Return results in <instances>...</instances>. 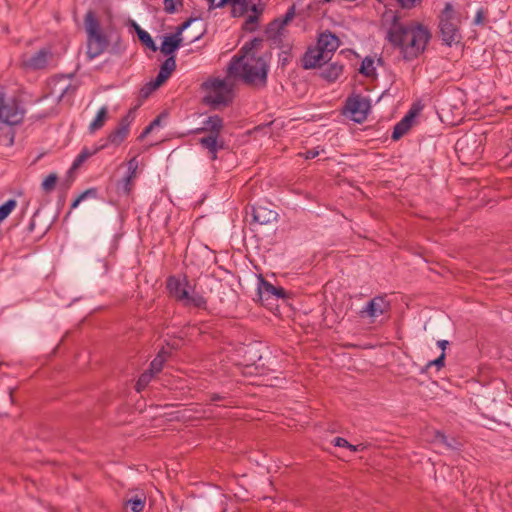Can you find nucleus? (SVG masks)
I'll return each instance as SVG.
<instances>
[{
    "instance_id": "obj_38",
    "label": "nucleus",
    "mask_w": 512,
    "mask_h": 512,
    "mask_svg": "<svg viewBox=\"0 0 512 512\" xmlns=\"http://www.w3.org/2000/svg\"><path fill=\"white\" fill-rule=\"evenodd\" d=\"M259 18L257 15H249L242 25V29L248 32H254L257 29Z\"/></svg>"
},
{
    "instance_id": "obj_56",
    "label": "nucleus",
    "mask_w": 512,
    "mask_h": 512,
    "mask_svg": "<svg viewBox=\"0 0 512 512\" xmlns=\"http://www.w3.org/2000/svg\"><path fill=\"white\" fill-rule=\"evenodd\" d=\"M230 4L229 0H219V2L216 4L217 8H223L226 5Z\"/></svg>"
},
{
    "instance_id": "obj_28",
    "label": "nucleus",
    "mask_w": 512,
    "mask_h": 512,
    "mask_svg": "<svg viewBox=\"0 0 512 512\" xmlns=\"http://www.w3.org/2000/svg\"><path fill=\"white\" fill-rule=\"evenodd\" d=\"M107 117H108V110H107V108L106 107H101L98 110V112L96 114V117L94 118V120L89 125L90 132H95L96 130L101 129L104 126Z\"/></svg>"
},
{
    "instance_id": "obj_23",
    "label": "nucleus",
    "mask_w": 512,
    "mask_h": 512,
    "mask_svg": "<svg viewBox=\"0 0 512 512\" xmlns=\"http://www.w3.org/2000/svg\"><path fill=\"white\" fill-rule=\"evenodd\" d=\"M104 145L95 147L94 149L90 150L87 147H84L81 152L78 154V156L75 158V160L72 163V166L70 168V171L78 169L89 157L95 155L98 151H100Z\"/></svg>"
},
{
    "instance_id": "obj_40",
    "label": "nucleus",
    "mask_w": 512,
    "mask_h": 512,
    "mask_svg": "<svg viewBox=\"0 0 512 512\" xmlns=\"http://www.w3.org/2000/svg\"><path fill=\"white\" fill-rule=\"evenodd\" d=\"M409 131V128L403 126L399 121L393 128V132L391 135V139L396 141L399 140L403 135H405Z\"/></svg>"
},
{
    "instance_id": "obj_16",
    "label": "nucleus",
    "mask_w": 512,
    "mask_h": 512,
    "mask_svg": "<svg viewBox=\"0 0 512 512\" xmlns=\"http://www.w3.org/2000/svg\"><path fill=\"white\" fill-rule=\"evenodd\" d=\"M199 144L208 150L211 160H216L218 151L225 147L224 141L219 140V136L202 137L199 139Z\"/></svg>"
},
{
    "instance_id": "obj_13",
    "label": "nucleus",
    "mask_w": 512,
    "mask_h": 512,
    "mask_svg": "<svg viewBox=\"0 0 512 512\" xmlns=\"http://www.w3.org/2000/svg\"><path fill=\"white\" fill-rule=\"evenodd\" d=\"M188 281L185 280V283L181 282L180 279L175 276H170L166 281V288L169 291L171 297L175 298L177 301L182 302L185 299H188Z\"/></svg>"
},
{
    "instance_id": "obj_2",
    "label": "nucleus",
    "mask_w": 512,
    "mask_h": 512,
    "mask_svg": "<svg viewBox=\"0 0 512 512\" xmlns=\"http://www.w3.org/2000/svg\"><path fill=\"white\" fill-rule=\"evenodd\" d=\"M269 64L263 56L235 55L229 65L228 74L239 77L250 86L264 88L267 85Z\"/></svg>"
},
{
    "instance_id": "obj_57",
    "label": "nucleus",
    "mask_w": 512,
    "mask_h": 512,
    "mask_svg": "<svg viewBox=\"0 0 512 512\" xmlns=\"http://www.w3.org/2000/svg\"><path fill=\"white\" fill-rule=\"evenodd\" d=\"M34 227H35V223H34V220H32L28 226V231L32 232L34 230Z\"/></svg>"
},
{
    "instance_id": "obj_4",
    "label": "nucleus",
    "mask_w": 512,
    "mask_h": 512,
    "mask_svg": "<svg viewBox=\"0 0 512 512\" xmlns=\"http://www.w3.org/2000/svg\"><path fill=\"white\" fill-rule=\"evenodd\" d=\"M204 90H209L212 93L204 96L203 102L205 104L216 107L218 105H228L232 101L231 87L225 80L213 78L202 83Z\"/></svg>"
},
{
    "instance_id": "obj_26",
    "label": "nucleus",
    "mask_w": 512,
    "mask_h": 512,
    "mask_svg": "<svg viewBox=\"0 0 512 512\" xmlns=\"http://www.w3.org/2000/svg\"><path fill=\"white\" fill-rule=\"evenodd\" d=\"M232 6L231 14L233 17L244 16L249 9V0H229Z\"/></svg>"
},
{
    "instance_id": "obj_24",
    "label": "nucleus",
    "mask_w": 512,
    "mask_h": 512,
    "mask_svg": "<svg viewBox=\"0 0 512 512\" xmlns=\"http://www.w3.org/2000/svg\"><path fill=\"white\" fill-rule=\"evenodd\" d=\"M434 442H438V443L444 445L447 449H451V450H458L461 445L460 442L456 438H454V437L448 438L441 431H435Z\"/></svg>"
},
{
    "instance_id": "obj_54",
    "label": "nucleus",
    "mask_w": 512,
    "mask_h": 512,
    "mask_svg": "<svg viewBox=\"0 0 512 512\" xmlns=\"http://www.w3.org/2000/svg\"><path fill=\"white\" fill-rule=\"evenodd\" d=\"M224 399V396L218 394V393H213L210 395V401L212 402H215V401H220V400H223Z\"/></svg>"
},
{
    "instance_id": "obj_45",
    "label": "nucleus",
    "mask_w": 512,
    "mask_h": 512,
    "mask_svg": "<svg viewBox=\"0 0 512 512\" xmlns=\"http://www.w3.org/2000/svg\"><path fill=\"white\" fill-rule=\"evenodd\" d=\"M168 79H169V76H167L166 74H164L163 72H161L159 70L158 75L156 76V78L152 80L153 81V85L161 87Z\"/></svg>"
},
{
    "instance_id": "obj_39",
    "label": "nucleus",
    "mask_w": 512,
    "mask_h": 512,
    "mask_svg": "<svg viewBox=\"0 0 512 512\" xmlns=\"http://www.w3.org/2000/svg\"><path fill=\"white\" fill-rule=\"evenodd\" d=\"M92 269L96 275H105L109 270V265L105 259H99L93 264Z\"/></svg>"
},
{
    "instance_id": "obj_33",
    "label": "nucleus",
    "mask_w": 512,
    "mask_h": 512,
    "mask_svg": "<svg viewBox=\"0 0 512 512\" xmlns=\"http://www.w3.org/2000/svg\"><path fill=\"white\" fill-rule=\"evenodd\" d=\"M166 116H167L166 112L160 113L153 121L150 122V124L148 126H146L144 128V130L139 135L138 140H140V141L143 140L145 137H147L148 134H150L152 132V130L155 127L160 126L162 119L165 118Z\"/></svg>"
},
{
    "instance_id": "obj_62",
    "label": "nucleus",
    "mask_w": 512,
    "mask_h": 512,
    "mask_svg": "<svg viewBox=\"0 0 512 512\" xmlns=\"http://www.w3.org/2000/svg\"><path fill=\"white\" fill-rule=\"evenodd\" d=\"M331 0H322L321 2L322 3H327V2H330Z\"/></svg>"
},
{
    "instance_id": "obj_27",
    "label": "nucleus",
    "mask_w": 512,
    "mask_h": 512,
    "mask_svg": "<svg viewBox=\"0 0 512 512\" xmlns=\"http://www.w3.org/2000/svg\"><path fill=\"white\" fill-rule=\"evenodd\" d=\"M168 355H169V353L167 351H165L164 349H162L156 355V357L151 361L148 371L154 375L156 373H159L162 370L164 362L166 361V358Z\"/></svg>"
},
{
    "instance_id": "obj_43",
    "label": "nucleus",
    "mask_w": 512,
    "mask_h": 512,
    "mask_svg": "<svg viewBox=\"0 0 512 512\" xmlns=\"http://www.w3.org/2000/svg\"><path fill=\"white\" fill-rule=\"evenodd\" d=\"M416 115V111L414 110H410L401 120L400 122L402 123L403 126H406L407 128H411L412 126V121L414 119Z\"/></svg>"
},
{
    "instance_id": "obj_51",
    "label": "nucleus",
    "mask_w": 512,
    "mask_h": 512,
    "mask_svg": "<svg viewBox=\"0 0 512 512\" xmlns=\"http://www.w3.org/2000/svg\"><path fill=\"white\" fill-rule=\"evenodd\" d=\"M318 155H319V151H317L315 149H311V150L306 151V153L304 154V157H305V159H314Z\"/></svg>"
},
{
    "instance_id": "obj_8",
    "label": "nucleus",
    "mask_w": 512,
    "mask_h": 512,
    "mask_svg": "<svg viewBox=\"0 0 512 512\" xmlns=\"http://www.w3.org/2000/svg\"><path fill=\"white\" fill-rule=\"evenodd\" d=\"M331 60L325 52L319 49L317 46L308 48L302 58V67L304 69H315L321 67L323 64Z\"/></svg>"
},
{
    "instance_id": "obj_11",
    "label": "nucleus",
    "mask_w": 512,
    "mask_h": 512,
    "mask_svg": "<svg viewBox=\"0 0 512 512\" xmlns=\"http://www.w3.org/2000/svg\"><path fill=\"white\" fill-rule=\"evenodd\" d=\"M257 294L259 301L263 304L264 301L268 300L271 296H275L276 298H285L286 290L282 287L274 286L269 281L260 276Z\"/></svg>"
},
{
    "instance_id": "obj_37",
    "label": "nucleus",
    "mask_w": 512,
    "mask_h": 512,
    "mask_svg": "<svg viewBox=\"0 0 512 512\" xmlns=\"http://www.w3.org/2000/svg\"><path fill=\"white\" fill-rule=\"evenodd\" d=\"M200 18L198 17H190L188 18L187 20H185L182 24H180L178 27H176V31L175 33L173 34H170V36H178V39L180 42L183 41V38H182V33L184 30H186L188 27H190V25L199 20Z\"/></svg>"
},
{
    "instance_id": "obj_21",
    "label": "nucleus",
    "mask_w": 512,
    "mask_h": 512,
    "mask_svg": "<svg viewBox=\"0 0 512 512\" xmlns=\"http://www.w3.org/2000/svg\"><path fill=\"white\" fill-rule=\"evenodd\" d=\"M133 26L135 27L137 37L141 44L147 47L148 49L152 50L153 52H156L159 48L156 46L151 35L147 31L142 29L137 23L133 22Z\"/></svg>"
},
{
    "instance_id": "obj_63",
    "label": "nucleus",
    "mask_w": 512,
    "mask_h": 512,
    "mask_svg": "<svg viewBox=\"0 0 512 512\" xmlns=\"http://www.w3.org/2000/svg\"><path fill=\"white\" fill-rule=\"evenodd\" d=\"M377 1H378V2H380V3H382V2H383V0H377Z\"/></svg>"
},
{
    "instance_id": "obj_30",
    "label": "nucleus",
    "mask_w": 512,
    "mask_h": 512,
    "mask_svg": "<svg viewBox=\"0 0 512 512\" xmlns=\"http://www.w3.org/2000/svg\"><path fill=\"white\" fill-rule=\"evenodd\" d=\"M184 306H193L195 308L199 309H206L207 308V300L200 294H193L190 295L188 292V299H185L183 301Z\"/></svg>"
},
{
    "instance_id": "obj_1",
    "label": "nucleus",
    "mask_w": 512,
    "mask_h": 512,
    "mask_svg": "<svg viewBox=\"0 0 512 512\" xmlns=\"http://www.w3.org/2000/svg\"><path fill=\"white\" fill-rule=\"evenodd\" d=\"M431 38L432 33L428 27L415 20L402 23L398 13L393 15L385 36L389 44L399 50L405 61L418 58L426 50Z\"/></svg>"
},
{
    "instance_id": "obj_10",
    "label": "nucleus",
    "mask_w": 512,
    "mask_h": 512,
    "mask_svg": "<svg viewBox=\"0 0 512 512\" xmlns=\"http://www.w3.org/2000/svg\"><path fill=\"white\" fill-rule=\"evenodd\" d=\"M131 122L132 118L130 110L127 115L121 118L118 126L109 133L107 141L117 146L120 145L126 139L129 133V126Z\"/></svg>"
},
{
    "instance_id": "obj_20",
    "label": "nucleus",
    "mask_w": 512,
    "mask_h": 512,
    "mask_svg": "<svg viewBox=\"0 0 512 512\" xmlns=\"http://www.w3.org/2000/svg\"><path fill=\"white\" fill-rule=\"evenodd\" d=\"M133 161H134V159L129 162V174L126 175L122 179L121 183L118 185V188H117L118 192L122 193L124 195H129L130 192L132 191V186H133L132 180L136 175V168H137V165L132 166Z\"/></svg>"
},
{
    "instance_id": "obj_34",
    "label": "nucleus",
    "mask_w": 512,
    "mask_h": 512,
    "mask_svg": "<svg viewBox=\"0 0 512 512\" xmlns=\"http://www.w3.org/2000/svg\"><path fill=\"white\" fill-rule=\"evenodd\" d=\"M153 377H154V374H152L148 370L144 371L139 376L138 381L135 385L137 392H141L142 390H144L148 386V384L150 383V381L152 380Z\"/></svg>"
},
{
    "instance_id": "obj_15",
    "label": "nucleus",
    "mask_w": 512,
    "mask_h": 512,
    "mask_svg": "<svg viewBox=\"0 0 512 512\" xmlns=\"http://www.w3.org/2000/svg\"><path fill=\"white\" fill-rule=\"evenodd\" d=\"M224 123L222 117L219 115H212L204 122V126L195 129L193 132L196 134L209 132L208 136H220Z\"/></svg>"
},
{
    "instance_id": "obj_17",
    "label": "nucleus",
    "mask_w": 512,
    "mask_h": 512,
    "mask_svg": "<svg viewBox=\"0 0 512 512\" xmlns=\"http://www.w3.org/2000/svg\"><path fill=\"white\" fill-rule=\"evenodd\" d=\"M253 222L265 225L276 221L277 213L263 206L252 208Z\"/></svg>"
},
{
    "instance_id": "obj_48",
    "label": "nucleus",
    "mask_w": 512,
    "mask_h": 512,
    "mask_svg": "<svg viewBox=\"0 0 512 512\" xmlns=\"http://www.w3.org/2000/svg\"><path fill=\"white\" fill-rule=\"evenodd\" d=\"M333 443L335 446L345 447V448L349 445V442L345 438H342V437H336L333 440Z\"/></svg>"
},
{
    "instance_id": "obj_9",
    "label": "nucleus",
    "mask_w": 512,
    "mask_h": 512,
    "mask_svg": "<svg viewBox=\"0 0 512 512\" xmlns=\"http://www.w3.org/2000/svg\"><path fill=\"white\" fill-rule=\"evenodd\" d=\"M52 57L50 48H41L29 58L22 60V66L26 69L41 70L46 68L49 59Z\"/></svg>"
},
{
    "instance_id": "obj_35",
    "label": "nucleus",
    "mask_w": 512,
    "mask_h": 512,
    "mask_svg": "<svg viewBox=\"0 0 512 512\" xmlns=\"http://www.w3.org/2000/svg\"><path fill=\"white\" fill-rule=\"evenodd\" d=\"M176 69L175 56H169L160 66V71L170 77L173 71Z\"/></svg>"
},
{
    "instance_id": "obj_60",
    "label": "nucleus",
    "mask_w": 512,
    "mask_h": 512,
    "mask_svg": "<svg viewBox=\"0 0 512 512\" xmlns=\"http://www.w3.org/2000/svg\"><path fill=\"white\" fill-rule=\"evenodd\" d=\"M174 2H175V6H176V7H177V5H178V6H180V7H182V6H183V3H184V1H183V0H180V1H179V0H174Z\"/></svg>"
},
{
    "instance_id": "obj_52",
    "label": "nucleus",
    "mask_w": 512,
    "mask_h": 512,
    "mask_svg": "<svg viewBox=\"0 0 512 512\" xmlns=\"http://www.w3.org/2000/svg\"><path fill=\"white\" fill-rule=\"evenodd\" d=\"M346 448L350 449L353 452H356V451L364 450L365 446L363 444L352 445V444L349 443V445Z\"/></svg>"
},
{
    "instance_id": "obj_58",
    "label": "nucleus",
    "mask_w": 512,
    "mask_h": 512,
    "mask_svg": "<svg viewBox=\"0 0 512 512\" xmlns=\"http://www.w3.org/2000/svg\"><path fill=\"white\" fill-rule=\"evenodd\" d=\"M209 3V9L215 8L216 4H214L215 0H207Z\"/></svg>"
},
{
    "instance_id": "obj_59",
    "label": "nucleus",
    "mask_w": 512,
    "mask_h": 512,
    "mask_svg": "<svg viewBox=\"0 0 512 512\" xmlns=\"http://www.w3.org/2000/svg\"><path fill=\"white\" fill-rule=\"evenodd\" d=\"M48 97H49V95H44V96L40 97L36 102L41 103L42 101L48 99Z\"/></svg>"
},
{
    "instance_id": "obj_49",
    "label": "nucleus",
    "mask_w": 512,
    "mask_h": 512,
    "mask_svg": "<svg viewBox=\"0 0 512 512\" xmlns=\"http://www.w3.org/2000/svg\"><path fill=\"white\" fill-rule=\"evenodd\" d=\"M483 20H484V12L482 9H480L476 13V16L474 18V24L480 25L483 23Z\"/></svg>"
},
{
    "instance_id": "obj_29",
    "label": "nucleus",
    "mask_w": 512,
    "mask_h": 512,
    "mask_svg": "<svg viewBox=\"0 0 512 512\" xmlns=\"http://www.w3.org/2000/svg\"><path fill=\"white\" fill-rule=\"evenodd\" d=\"M262 42H263V39L260 38V37L253 38L252 40H250L249 42H246L241 47V49L239 50L238 55L251 56L252 54H255L252 51L260 49V47L262 45Z\"/></svg>"
},
{
    "instance_id": "obj_41",
    "label": "nucleus",
    "mask_w": 512,
    "mask_h": 512,
    "mask_svg": "<svg viewBox=\"0 0 512 512\" xmlns=\"http://www.w3.org/2000/svg\"><path fill=\"white\" fill-rule=\"evenodd\" d=\"M294 16H295V5L293 4L291 7L288 8L285 15L277 18V20L281 24L282 28H284L294 18Z\"/></svg>"
},
{
    "instance_id": "obj_31",
    "label": "nucleus",
    "mask_w": 512,
    "mask_h": 512,
    "mask_svg": "<svg viewBox=\"0 0 512 512\" xmlns=\"http://www.w3.org/2000/svg\"><path fill=\"white\" fill-rule=\"evenodd\" d=\"M282 29L283 28H282L281 24L279 23L277 18H275L270 23H268V25L266 26L265 34L268 39L275 40L277 38V36H279L280 31Z\"/></svg>"
},
{
    "instance_id": "obj_32",
    "label": "nucleus",
    "mask_w": 512,
    "mask_h": 512,
    "mask_svg": "<svg viewBox=\"0 0 512 512\" xmlns=\"http://www.w3.org/2000/svg\"><path fill=\"white\" fill-rule=\"evenodd\" d=\"M359 72L366 77L374 76L376 73L373 58L365 57L361 63Z\"/></svg>"
},
{
    "instance_id": "obj_42",
    "label": "nucleus",
    "mask_w": 512,
    "mask_h": 512,
    "mask_svg": "<svg viewBox=\"0 0 512 512\" xmlns=\"http://www.w3.org/2000/svg\"><path fill=\"white\" fill-rule=\"evenodd\" d=\"M159 87L153 85V81L146 83L140 90V96L143 98H147L153 91L158 89Z\"/></svg>"
},
{
    "instance_id": "obj_55",
    "label": "nucleus",
    "mask_w": 512,
    "mask_h": 512,
    "mask_svg": "<svg viewBox=\"0 0 512 512\" xmlns=\"http://www.w3.org/2000/svg\"><path fill=\"white\" fill-rule=\"evenodd\" d=\"M437 345L442 349V352H444L446 347L449 345V342L447 340H439Z\"/></svg>"
},
{
    "instance_id": "obj_50",
    "label": "nucleus",
    "mask_w": 512,
    "mask_h": 512,
    "mask_svg": "<svg viewBox=\"0 0 512 512\" xmlns=\"http://www.w3.org/2000/svg\"><path fill=\"white\" fill-rule=\"evenodd\" d=\"M76 90V87L74 86H71V85H68L65 89H63V91L61 92V94L57 97V102H59L66 93L70 92L71 93H74Z\"/></svg>"
},
{
    "instance_id": "obj_25",
    "label": "nucleus",
    "mask_w": 512,
    "mask_h": 512,
    "mask_svg": "<svg viewBox=\"0 0 512 512\" xmlns=\"http://www.w3.org/2000/svg\"><path fill=\"white\" fill-rule=\"evenodd\" d=\"M146 503V496L144 493L136 494L131 498L124 501L126 507H130L132 512H142Z\"/></svg>"
},
{
    "instance_id": "obj_53",
    "label": "nucleus",
    "mask_w": 512,
    "mask_h": 512,
    "mask_svg": "<svg viewBox=\"0 0 512 512\" xmlns=\"http://www.w3.org/2000/svg\"><path fill=\"white\" fill-rule=\"evenodd\" d=\"M82 200H84V198H81V194H80V195H78V196L74 199V201L71 203V207H70V208H71V209H75V208L80 204V202H81Z\"/></svg>"
},
{
    "instance_id": "obj_47",
    "label": "nucleus",
    "mask_w": 512,
    "mask_h": 512,
    "mask_svg": "<svg viewBox=\"0 0 512 512\" xmlns=\"http://www.w3.org/2000/svg\"><path fill=\"white\" fill-rule=\"evenodd\" d=\"M98 195V190L97 188H89L87 190H85L84 192L81 193V198H87V197H93V198H96Z\"/></svg>"
},
{
    "instance_id": "obj_19",
    "label": "nucleus",
    "mask_w": 512,
    "mask_h": 512,
    "mask_svg": "<svg viewBox=\"0 0 512 512\" xmlns=\"http://www.w3.org/2000/svg\"><path fill=\"white\" fill-rule=\"evenodd\" d=\"M182 42L178 36H165L160 46V51L166 56H174V53L181 47Z\"/></svg>"
},
{
    "instance_id": "obj_12",
    "label": "nucleus",
    "mask_w": 512,
    "mask_h": 512,
    "mask_svg": "<svg viewBox=\"0 0 512 512\" xmlns=\"http://www.w3.org/2000/svg\"><path fill=\"white\" fill-rule=\"evenodd\" d=\"M390 310V303L384 296H376L371 299L366 307L361 310V316L367 315L369 317H378L387 313Z\"/></svg>"
},
{
    "instance_id": "obj_44",
    "label": "nucleus",
    "mask_w": 512,
    "mask_h": 512,
    "mask_svg": "<svg viewBox=\"0 0 512 512\" xmlns=\"http://www.w3.org/2000/svg\"><path fill=\"white\" fill-rule=\"evenodd\" d=\"M444 361H445V352H442L441 355L436 358L435 360H432L430 361L428 364H427V368L430 367V366H436L437 369H440L444 366Z\"/></svg>"
},
{
    "instance_id": "obj_14",
    "label": "nucleus",
    "mask_w": 512,
    "mask_h": 512,
    "mask_svg": "<svg viewBox=\"0 0 512 512\" xmlns=\"http://www.w3.org/2000/svg\"><path fill=\"white\" fill-rule=\"evenodd\" d=\"M340 39L331 31L320 33L316 46L332 58L333 53L338 49Z\"/></svg>"
},
{
    "instance_id": "obj_18",
    "label": "nucleus",
    "mask_w": 512,
    "mask_h": 512,
    "mask_svg": "<svg viewBox=\"0 0 512 512\" xmlns=\"http://www.w3.org/2000/svg\"><path fill=\"white\" fill-rule=\"evenodd\" d=\"M344 66L338 62H334L322 68L320 77L329 83L335 82L343 73Z\"/></svg>"
},
{
    "instance_id": "obj_36",
    "label": "nucleus",
    "mask_w": 512,
    "mask_h": 512,
    "mask_svg": "<svg viewBox=\"0 0 512 512\" xmlns=\"http://www.w3.org/2000/svg\"><path fill=\"white\" fill-rule=\"evenodd\" d=\"M58 176L55 173H50L42 182V189L49 193L54 190Z\"/></svg>"
},
{
    "instance_id": "obj_6",
    "label": "nucleus",
    "mask_w": 512,
    "mask_h": 512,
    "mask_svg": "<svg viewBox=\"0 0 512 512\" xmlns=\"http://www.w3.org/2000/svg\"><path fill=\"white\" fill-rule=\"evenodd\" d=\"M23 116L24 111L16 99L5 102L4 97L0 96V122L13 126L20 123Z\"/></svg>"
},
{
    "instance_id": "obj_61",
    "label": "nucleus",
    "mask_w": 512,
    "mask_h": 512,
    "mask_svg": "<svg viewBox=\"0 0 512 512\" xmlns=\"http://www.w3.org/2000/svg\"><path fill=\"white\" fill-rule=\"evenodd\" d=\"M204 33H205V30H204L202 33H200L198 36H196V37L194 38V40H198L199 38H201V37L203 36V34H204Z\"/></svg>"
},
{
    "instance_id": "obj_5",
    "label": "nucleus",
    "mask_w": 512,
    "mask_h": 512,
    "mask_svg": "<svg viewBox=\"0 0 512 512\" xmlns=\"http://www.w3.org/2000/svg\"><path fill=\"white\" fill-rule=\"evenodd\" d=\"M454 15L455 11L452 4L447 2L439 16L441 39L447 46H452L453 43H459L461 39L458 26L452 22Z\"/></svg>"
},
{
    "instance_id": "obj_46",
    "label": "nucleus",
    "mask_w": 512,
    "mask_h": 512,
    "mask_svg": "<svg viewBox=\"0 0 512 512\" xmlns=\"http://www.w3.org/2000/svg\"><path fill=\"white\" fill-rule=\"evenodd\" d=\"M249 10L252 12V15H257L258 18H260V16L262 15V13L264 11V8L258 4H252V5L249 4L248 11Z\"/></svg>"
},
{
    "instance_id": "obj_7",
    "label": "nucleus",
    "mask_w": 512,
    "mask_h": 512,
    "mask_svg": "<svg viewBox=\"0 0 512 512\" xmlns=\"http://www.w3.org/2000/svg\"><path fill=\"white\" fill-rule=\"evenodd\" d=\"M370 107L369 99L360 95L348 97L345 104V109L352 115L353 120L358 123L367 118Z\"/></svg>"
},
{
    "instance_id": "obj_22",
    "label": "nucleus",
    "mask_w": 512,
    "mask_h": 512,
    "mask_svg": "<svg viewBox=\"0 0 512 512\" xmlns=\"http://www.w3.org/2000/svg\"><path fill=\"white\" fill-rule=\"evenodd\" d=\"M14 129L12 126L0 122V146L9 147L14 143Z\"/></svg>"
},
{
    "instance_id": "obj_3",
    "label": "nucleus",
    "mask_w": 512,
    "mask_h": 512,
    "mask_svg": "<svg viewBox=\"0 0 512 512\" xmlns=\"http://www.w3.org/2000/svg\"><path fill=\"white\" fill-rule=\"evenodd\" d=\"M85 29L87 32V51L89 60L101 55L109 46L108 37L102 32L100 22L94 11L89 10L84 17Z\"/></svg>"
}]
</instances>
